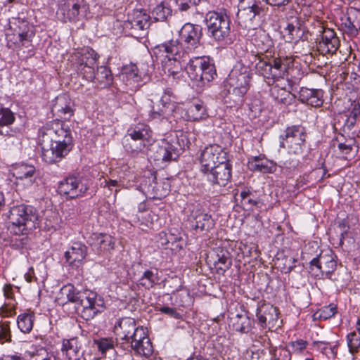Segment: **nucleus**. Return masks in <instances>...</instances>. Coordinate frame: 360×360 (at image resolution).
<instances>
[{
  "label": "nucleus",
  "mask_w": 360,
  "mask_h": 360,
  "mask_svg": "<svg viewBox=\"0 0 360 360\" xmlns=\"http://www.w3.org/2000/svg\"><path fill=\"white\" fill-rule=\"evenodd\" d=\"M113 332L117 341L130 347L137 354L148 357L153 352V347L146 329L137 326L133 318L124 317L114 325Z\"/></svg>",
  "instance_id": "f257e3e1"
},
{
  "label": "nucleus",
  "mask_w": 360,
  "mask_h": 360,
  "mask_svg": "<svg viewBox=\"0 0 360 360\" xmlns=\"http://www.w3.org/2000/svg\"><path fill=\"white\" fill-rule=\"evenodd\" d=\"M56 302L60 305H65L69 302L79 304L82 307V316L86 320L93 319L104 309V301L96 292L90 290L79 291L71 283H68L60 288L56 297Z\"/></svg>",
  "instance_id": "f03ea898"
},
{
  "label": "nucleus",
  "mask_w": 360,
  "mask_h": 360,
  "mask_svg": "<svg viewBox=\"0 0 360 360\" xmlns=\"http://www.w3.org/2000/svg\"><path fill=\"white\" fill-rule=\"evenodd\" d=\"M202 28L197 25L186 23L179 31V41L170 40L162 44L168 57L174 61H185L190 53L201 47Z\"/></svg>",
  "instance_id": "7ed1b4c3"
},
{
  "label": "nucleus",
  "mask_w": 360,
  "mask_h": 360,
  "mask_svg": "<svg viewBox=\"0 0 360 360\" xmlns=\"http://www.w3.org/2000/svg\"><path fill=\"white\" fill-rule=\"evenodd\" d=\"M39 139L53 143L66 154H68L73 146L70 128L59 120H53L41 127L39 130Z\"/></svg>",
  "instance_id": "20e7f679"
},
{
  "label": "nucleus",
  "mask_w": 360,
  "mask_h": 360,
  "mask_svg": "<svg viewBox=\"0 0 360 360\" xmlns=\"http://www.w3.org/2000/svg\"><path fill=\"white\" fill-rule=\"evenodd\" d=\"M188 58L186 70L190 79L198 86H205L217 77L215 66L210 57L193 56Z\"/></svg>",
  "instance_id": "39448f33"
},
{
  "label": "nucleus",
  "mask_w": 360,
  "mask_h": 360,
  "mask_svg": "<svg viewBox=\"0 0 360 360\" xmlns=\"http://www.w3.org/2000/svg\"><path fill=\"white\" fill-rule=\"evenodd\" d=\"M8 219L15 234L26 235L36 228L38 214L33 207L22 204L11 208Z\"/></svg>",
  "instance_id": "423d86ee"
},
{
  "label": "nucleus",
  "mask_w": 360,
  "mask_h": 360,
  "mask_svg": "<svg viewBox=\"0 0 360 360\" xmlns=\"http://www.w3.org/2000/svg\"><path fill=\"white\" fill-rule=\"evenodd\" d=\"M34 37L33 27L28 21L20 18H12L10 20L9 30L6 34L9 47L13 49L29 47Z\"/></svg>",
  "instance_id": "0eeeda50"
},
{
  "label": "nucleus",
  "mask_w": 360,
  "mask_h": 360,
  "mask_svg": "<svg viewBox=\"0 0 360 360\" xmlns=\"http://www.w3.org/2000/svg\"><path fill=\"white\" fill-rule=\"evenodd\" d=\"M252 74L248 67L237 63L226 80L228 91L238 99L242 98L248 91L251 85Z\"/></svg>",
  "instance_id": "6e6552de"
},
{
  "label": "nucleus",
  "mask_w": 360,
  "mask_h": 360,
  "mask_svg": "<svg viewBox=\"0 0 360 360\" xmlns=\"http://www.w3.org/2000/svg\"><path fill=\"white\" fill-rule=\"evenodd\" d=\"M129 136L134 143L126 144V150L133 155L146 151L148 146L154 141L153 133L150 127L144 124L139 123L134 127H131L127 130Z\"/></svg>",
  "instance_id": "1a4fd4ad"
},
{
  "label": "nucleus",
  "mask_w": 360,
  "mask_h": 360,
  "mask_svg": "<svg viewBox=\"0 0 360 360\" xmlns=\"http://www.w3.org/2000/svg\"><path fill=\"white\" fill-rule=\"evenodd\" d=\"M305 128L301 125L288 127L280 135V148H287L289 153L301 154L304 148L307 139Z\"/></svg>",
  "instance_id": "9d476101"
},
{
  "label": "nucleus",
  "mask_w": 360,
  "mask_h": 360,
  "mask_svg": "<svg viewBox=\"0 0 360 360\" xmlns=\"http://www.w3.org/2000/svg\"><path fill=\"white\" fill-rule=\"evenodd\" d=\"M71 57L77 73L86 80L91 81L95 74L94 67L98 59L97 53L89 47H84L75 51Z\"/></svg>",
  "instance_id": "9b49d317"
},
{
  "label": "nucleus",
  "mask_w": 360,
  "mask_h": 360,
  "mask_svg": "<svg viewBox=\"0 0 360 360\" xmlns=\"http://www.w3.org/2000/svg\"><path fill=\"white\" fill-rule=\"evenodd\" d=\"M209 36L217 41L224 40L230 32L229 19L222 12L209 11L205 18Z\"/></svg>",
  "instance_id": "f8f14e48"
},
{
  "label": "nucleus",
  "mask_w": 360,
  "mask_h": 360,
  "mask_svg": "<svg viewBox=\"0 0 360 360\" xmlns=\"http://www.w3.org/2000/svg\"><path fill=\"white\" fill-rule=\"evenodd\" d=\"M227 158V153L221 146L217 144L209 145L202 150L199 156L200 171L204 174L217 164L225 162Z\"/></svg>",
  "instance_id": "ddd939ff"
},
{
  "label": "nucleus",
  "mask_w": 360,
  "mask_h": 360,
  "mask_svg": "<svg viewBox=\"0 0 360 360\" xmlns=\"http://www.w3.org/2000/svg\"><path fill=\"white\" fill-rule=\"evenodd\" d=\"M88 189L89 186L83 178L74 175L60 181L58 186V191L60 195L72 199L83 196Z\"/></svg>",
  "instance_id": "4468645a"
},
{
  "label": "nucleus",
  "mask_w": 360,
  "mask_h": 360,
  "mask_svg": "<svg viewBox=\"0 0 360 360\" xmlns=\"http://www.w3.org/2000/svg\"><path fill=\"white\" fill-rule=\"evenodd\" d=\"M262 8L255 0H243L238 4L237 20L245 28H250L254 19L259 15Z\"/></svg>",
  "instance_id": "2eb2a0df"
},
{
  "label": "nucleus",
  "mask_w": 360,
  "mask_h": 360,
  "mask_svg": "<svg viewBox=\"0 0 360 360\" xmlns=\"http://www.w3.org/2000/svg\"><path fill=\"white\" fill-rule=\"evenodd\" d=\"M310 265L312 270L314 267L319 270L322 276L329 277L337 267L336 255L330 249L322 251L310 262Z\"/></svg>",
  "instance_id": "dca6fc26"
},
{
  "label": "nucleus",
  "mask_w": 360,
  "mask_h": 360,
  "mask_svg": "<svg viewBox=\"0 0 360 360\" xmlns=\"http://www.w3.org/2000/svg\"><path fill=\"white\" fill-rule=\"evenodd\" d=\"M232 167L229 159L224 163L217 164L203 174L208 181L212 184L225 186L231 180Z\"/></svg>",
  "instance_id": "f3484780"
},
{
  "label": "nucleus",
  "mask_w": 360,
  "mask_h": 360,
  "mask_svg": "<svg viewBox=\"0 0 360 360\" xmlns=\"http://www.w3.org/2000/svg\"><path fill=\"white\" fill-rule=\"evenodd\" d=\"M35 167L32 165L20 164L15 166L12 171L15 178V184L20 189L30 187L35 180Z\"/></svg>",
  "instance_id": "a211bd4d"
},
{
  "label": "nucleus",
  "mask_w": 360,
  "mask_h": 360,
  "mask_svg": "<svg viewBox=\"0 0 360 360\" xmlns=\"http://www.w3.org/2000/svg\"><path fill=\"white\" fill-rule=\"evenodd\" d=\"M188 220L197 233L208 232L214 226L212 216L200 209L193 210Z\"/></svg>",
  "instance_id": "6ab92c4d"
},
{
  "label": "nucleus",
  "mask_w": 360,
  "mask_h": 360,
  "mask_svg": "<svg viewBox=\"0 0 360 360\" xmlns=\"http://www.w3.org/2000/svg\"><path fill=\"white\" fill-rule=\"evenodd\" d=\"M88 243L98 255L110 252L115 248L114 238L106 233H93L89 238Z\"/></svg>",
  "instance_id": "aec40b11"
},
{
  "label": "nucleus",
  "mask_w": 360,
  "mask_h": 360,
  "mask_svg": "<svg viewBox=\"0 0 360 360\" xmlns=\"http://www.w3.org/2000/svg\"><path fill=\"white\" fill-rule=\"evenodd\" d=\"M60 352L63 360H80L84 355L82 344L78 338L63 340Z\"/></svg>",
  "instance_id": "412c9836"
},
{
  "label": "nucleus",
  "mask_w": 360,
  "mask_h": 360,
  "mask_svg": "<svg viewBox=\"0 0 360 360\" xmlns=\"http://www.w3.org/2000/svg\"><path fill=\"white\" fill-rule=\"evenodd\" d=\"M88 248L81 242H76L65 252L66 262L72 267L80 266L86 258Z\"/></svg>",
  "instance_id": "4be33fe9"
},
{
  "label": "nucleus",
  "mask_w": 360,
  "mask_h": 360,
  "mask_svg": "<svg viewBox=\"0 0 360 360\" xmlns=\"http://www.w3.org/2000/svg\"><path fill=\"white\" fill-rule=\"evenodd\" d=\"M51 112L62 119H70L74 113L73 103L68 95L60 94L53 101Z\"/></svg>",
  "instance_id": "5701e85b"
},
{
  "label": "nucleus",
  "mask_w": 360,
  "mask_h": 360,
  "mask_svg": "<svg viewBox=\"0 0 360 360\" xmlns=\"http://www.w3.org/2000/svg\"><path fill=\"white\" fill-rule=\"evenodd\" d=\"M341 27L345 32L354 34L360 30V9L350 8L340 18Z\"/></svg>",
  "instance_id": "b1692460"
},
{
  "label": "nucleus",
  "mask_w": 360,
  "mask_h": 360,
  "mask_svg": "<svg viewBox=\"0 0 360 360\" xmlns=\"http://www.w3.org/2000/svg\"><path fill=\"white\" fill-rule=\"evenodd\" d=\"M340 41L334 30L325 29L323 30L321 41H319L318 49L323 55L333 54L338 49Z\"/></svg>",
  "instance_id": "393cba45"
},
{
  "label": "nucleus",
  "mask_w": 360,
  "mask_h": 360,
  "mask_svg": "<svg viewBox=\"0 0 360 360\" xmlns=\"http://www.w3.org/2000/svg\"><path fill=\"white\" fill-rule=\"evenodd\" d=\"M150 19V15L145 11L136 9L129 16L124 25L135 31H143L149 27Z\"/></svg>",
  "instance_id": "a878e982"
},
{
  "label": "nucleus",
  "mask_w": 360,
  "mask_h": 360,
  "mask_svg": "<svg viewBox=\"0 0 360 360\" xmlns=\"http://www.w3.org/2000/svg\"><path fill=\"white\" fill-rule=\"evenodd\" d=\"M257 317L262 328L273 326L278 319V309L273 305L264 304L258 307Z\"/></svg>",
  "instance_id": "bb28decb"
},
{
  "label": "nucleus",
  "mask_w": 360,
  "mask_h": 360,
  "mask_svg": "<svg viewBox=\"0 0 360 360\" xmlns=\"http://www.w3.org/2000/svg\"><path fill=\"white\" fill-rule=\"evenodd\" d=\"M299 100L314 108L321 107L323 103V91L321 89L302 87L299 91Z\"/></svg>",
  "instance_id": "cd10ccee"
},
{
  "label": "nucleus",
  "mask_w": 360,
  "mask_h": 360,
  "mask_svg": "<svg viewBox=\"0 0 360 360\" xmlns=\"http://www.w3.org/2000/svg\"><path fill=\"white\" fill-rule=\"evenodd\" d=\"M39 143L41 147L42 160L48 164L59 162L68 155L50 142H43L39 139Z\"/></svg>",
  "instance_id": "c85d7f7f"
},
{
  "label": "nucleus",
  "mask_w": 360,
  "mask_h": 360,
  "mask_svg": "<svg viewBox=\"0 0 360 360\" xmlns=\"http://www.w3.org/2000/svg\"><path fill=\"white\" fill-rule=\"evenodd\" d=\"M248 167L252 172L264 174L274 173L276 169V164L263 155L255 156L249 159Z\"/></svg>",
  "instance_id": "c756f323"
},
{
  "label": "nucleus",
  "mask_w": 360,
  "mask_h": 360,
  "mask_svg": "<svg viewBox=\"0 0 360 360\" xmlns=\"http://www.w3.org/2000/svg\"><path fill=\"white\" fill-rule=\"evenodd\" d=\"M120 76L122 81L127 86H129L131 90L136 89L141 85V76L135 64L124 66Z\"/></svg>",
  "instance_id": "7c9ffc66"
},
{
  "label": "nucleus",
  "mask_w": 360,
  "mask_h": 360,
  "mask_svg": "<svg viewBox=\"0 0 360 360\" xmlns=\"http://www.w3.org/2000/svg\"><path fill=\"white\" fill-rule=\"evenodd\" d=\"M252 42L257 50L255 53L261 56H263L264 53L271 52L274 46L272 39L264 30L256 32L254 37L252 39Z\"/></svg>",
  "instance_id": "2f4dec72"
},
{
  "label": "nucleus",
  "mask_w": 360,
  "mask_h": 360,
  "mask_svg": "<svg viewBox=\"0 0 360 360\" xmlns=\"http://www.w3.org/2000/svg\"><path fill=\"white\" fill-rule=\"evenodd\" d=\"M211 258L214 264L223 271L229 269L232 264L229 252L222 248H216L211 255Z\"/></svg>",
  "instance_id": "473e14b6"
},
{
  "label": "nucleus",
  "mask_w": 360,
  "mask_h": 360,
  "mask_svg": "<svg viewBox=\"0 0 360 360\" xmlns=\"http://www.w3.org/2000/svg\"><path fill=\"white\" fill-rule=\"evenodd\" d=\"M247 56L252 63H255V70L259 75L265 78L271 79V77H272V74L271 73V63L265 61L263 58V56L255 53L254 51H252L248 53Z\"/></svg>",
  "instance_id": "72a5a7b5"
},
{
  "label": "nucleus",
  "mask_w": 360,
  "mask_h": 360,
  "mask_svg": "<svg viewBox=\"0 0 360 360\" xmlns=\"http://www.w3.org/2000/svg\"><path fill=\"white\" fill-rule=\"evenodd\" d=\"M207 116L206 107L200 101L190 104L185 113V118L188 121H198Z\"/></svg>",
  "instance_id": "f704fd0d"
},
{
  "label": "nucleus",
  "mask_w": 360,
  "mask_h": 360,
  "mask_svg": "<svg viewBox=\"0 0 360 360\" xmlns=\"http://www.w3.org/2000/svg\"><path fill=\"white\" fill-rule=\"evenodd\" d=\"M112 75L110 70L106 66L97 68L91 82L98 88L103 89L109 86L112 82Z\"/></svg>",
  "instance_id": "c9c22d12"
},
{
  "label": "nucleus",
  "mask_w": 360,
  "mask_h": 360,
  "mask_svg": "<svg viewBox=\"0 0 360 360\" xmlns=\"http://www.w3.org/2000/svg\"><path fill=\"white\" fill-rule=\"evenodd\" d=\"M233 330L243 333H248L252 328V321L246 314H237L230 319Z\"/></svg>",
  "instance_id": "e433bc0d"
},
{
  "label": "nucleus",
  "mask_w": 360,
  "mask_h": 360,
  "mask_svg": "<svg viewBox=\"0 0 360 360\" xmlns=\"http://www.w3.org/2000/svg\"><path fill=\"white\" fill-rule=\"evenodd\" d=\"M85 10L86 4L84 0H75L71 8L66 12L65 18L70 22L79 21Z\"/></svg>",
  "instance_id": "4c0bfd02"
},
{
  "label": "nucleus",
  "mask_w": 360,
  "mask_h": 360,
  "mask_svg": "<svg viewBox=\"0 0 360 360\" xmlns=\"http://www.w3.org/2000/svg\"><path fill=\"white\" fill-rule=\"evenodd\" d=\"M34 314L32 312L22 313L17 317V325L19 330L26 334L30 333L33 328Z\"/></svg>",
  "instance_id": "58836bf2"
},
{
  "label": "nucleus",
  "mask_w": 360,
  "mask_h": 360,
  "mask_svg": "<svg viewBox=\"0 0 360 360\" xmlns=\"http://www.w3.org/2000/svg\"><path fill=\"white\" fill-rule=\"evenodd\" d=\"M174 151L175 148L172 144L165 140H162L157 150L158 158L163 161L172 160L174 159L173 157L175 154Z\"/></svg>",
  "instance_id": "ea45409f"
},
{
  "label": "nucleus",
  "mask_w": 360,
  "mask_h": 360,
  "mask_svg": "<svg viewBox=\"0 0 360 360\" xmlns=\"http://www.w3.org/2000/svg\"><path fill=\"white\" fill-rule=\"evenodd\" d=\"M159 278L158 276V270H146L139 279V285L146 289L153 288L158 283Z\"/></svg>",
  "instance_id": "a19ab883"
},
{
  "label": "nucleus",
  "mask_w": 360,
  "mask_h": 360,
  "mask_svg": "<svg viewBox=\"0 0 360 360\" xmlns=\"http://www.w3.org/2000/svg\"><path fill=\"white\" fill-rule=\"evenodd\" d=\"M271 73L272 77L271 79L273 80L283 78L287 71V65L284 63L283 59L281 58H274L273 64L271 63Z\"/></svg>",
  "instance_id": "79ce46f5"
},
{
  "label": "nucleus",
  "mask_w": 360,
  "mask_h": 360,
  "mask_svg": "<svg viewBox=\"0 0 360 360\" xmlns=\"http://www.w3.org/2000/svg\"><path fill=\"white\" fill-rule=\"evenodd\" d=\"M152 15L156 21H164L172 15V9L165 4L161 3L153 9Z\"/></svg>",
  "instance_id": "37998d69"
},
{
  "label": "nucleus",
  "mask_w": 360,
  "mask_h": 360,
  "mask_svg": "<svg viewBox=\"0 0 360 360\" xmlns=\"http://www.w3.org/2000/svg\"><path fill=\"white\" fill-rule=\"evenodd\" d=\"M285 30L290 41H298L302 38L304 34L303 30L298 25V22H297L296 25H294L293 23L288 24Z\"/></svg>",
  "instance_id": "c03bdc74"
},
{
  "label": "nucleus",
  "mask_w": 360,
  "mask_h": 360,
  "mask_svg": "<svg viewBox=\"0 0 360 360\" xmlns=\"http://www.w3.org/2000/svg\"><path fill=\"white\" fill-rule=\"evenodd\" d=\"M11 323L9 321H0V344L11 342Z\"/></svg>",
  "instance_id": "a18cd8bd"
},
{
  "label": "nucleus",
  "mask_w": 360,
  "mask_h": 360,
  "mask_svg": "<svg viewBox=\"0 0 360 360\" xmlns=\"http://www.w3.org/2000/svg\"><path fill=\"white\" fill-rule=\"evenodd\" d=\"M94 343L102 355H105L107 351L114 348V342L110 338L94 340Z\"/></svg>",
  "instance_id": "49530a36"
},
{
  "label": "nucleus",
  "mask_w": 360,
  "mask_h": 360,
  "mask_svg": "<svg viewBox=\"0 0 360 360\" xmlns=\"http://www.w3.org/2000/svg\"><path fill=\"white\" fill-rule=\"evenodd\" d=\"M337 313V307L334 304H330L328 306H324L319 309L316 315H318L320 319L326 320L335 316Z\"/></svg>",
  "instance_id": "de8ad7c7"
},
{
  "label": "nucleus",
  "mask_w": 360,
  "mask_h": 360,
  "mask_svg": "<svg viewBox=\"0 0 360 360\" xmlns=\"http://www.w3.org/2000/svg\"><path fill=\"white\" fill-rule=\"evenodd\" d=\"M15 118L13 112L8 108H0V128L12 124ZM0 132L1 131L0 130Z\"/></svg>",
  "instance_id": "09e8293b"
},
{
  "label": "nucleus",
  "mask_w": 360,
  "mask_h": 360,
  "mask_svg": "<svg viewBox=\"0 0 360 360\" xmlns=\"http://www.w3.org/2000/svg\"><path fill=\"white\" fill-rule=\"evenodd\" d=\"M347 342L350 353L356 352L360 347V338L355 332H352L347 335Z\"/></svg>",
  "instance_id": "8fccbe9b"
},
{
  "label": "nucleus",
  "mask_w": 360,
  "mask_h": 360,
  "mask_svg": "<svg viewBox=\"0 0 360 360\" xmlns=\"http://www.w3.org/2000/svg\"><path fill=\"white\" fill-rule=\"evenodd\" d=\"M276 91H277V95L275 96V98L279 103L289 105L292 102L294 96L289 91L283 89H276Z\"/></svg>",
  "instance_id": "3c124183"
},
{
  "label": "nucleus",
  "mask_w": 360,
  "mask_h": 360,
  "mask_svg": "<svg viewBox=\"0 0 360 360\" xmlns=\"http://www.w3.org/2000/svg\"><path fill=\"white\" fill-rule=\"evenodd\" d=\"M288 346L291 349V352L294 354H300L308 346V342L303 339H298L295 341L290 342Z\"/></svg>",
  "instance_id": "603ef678"
},
{
  "label": "nucleus",
  "mask_w": 360,
  "mask_h": 360,
  "mask_svg": "<svg viewBox=\"0 0 360 360\" xmlns=\"http://www.w3.org/2000/svg\"><path fill=\"white\" fill-rule=\"evenodd\" d=\"M312 347L323 354L328 355L329 352L330 354H334V348H332L330 343L328 342L314 341L312 342Z\"/></svg>",
  "instance_id": "864d4df0"
},
{
  "label": "nucleus",
  "mask_w": 360,
  "mask_h": 360,
  "mask_svg": "<svg viewBox=\"0 0 360 360\" xmlns=\"http://www.w3.org/2000/svg\"><path fill=\"white\" fill-rule=\"evenodd\" d=\"M32 360H57L53 353L48 352L45 349L40 348L32 356Z\"/></svg>",
  "instance_id": "5fc2aeb1"
},
{
  "label": "nucleus",
  "mask_w": 360,
  "mask_h": 360,
  "mask_svg": "<svg viewBox=\"0 0 360 360\" xmlns=\"http://www.w3.org/2000/svg\"><path fill=\"white\" fill-rule=\"evenodd\" d=\"M354 144V140L349 139L346 140L344 143L340 142L338 145V148L342 154L349 155L352 151Z\"/></svg>",
  "instance_id": "6e6d98bb"
},
{
  "label": "nucleus",
  "mask_w": 360,
  "mask_h": 360,
  "mask_svg": "<svg viewBox=\"0 0 360 360\" xmlns=\"http://www.w3.org/2000/svg\"><path fill=\"white\" fill-rule=\"evenodd\" d=\"M158 311L176 319H180L182 318V315L178 312L175 308L162 306L158 308Z\"/></svg>",
  "instance_id": "4d7b16f0"
},
{
  "label": "nucleus",
  "mask_w": 360,
  "mask_h": 360,
  "mask_svg": "<svg viewBox=\"0 0 360 360\" xmlns=\"http://www.w3.org/2000/svg\"><path fill=\"white\" fill-rule=\"evenodd\" d=\"M200 0H176L179 8L182 11H188L191 6L196 5Z\"/></svg>",
  "instance_id": "13d9d810"
},
{
  "label": "nucleus",
  "mask_w": 360,
  "mask_h": 360,
  "mask_svg": "<svg viewBox=\"0 0 360 360\" xmlns=\"http://www.w3.org/2000/svg\"><path fill=\"white\" fill-rule=\"evenodd\" d=\"M349 116L355 117L358 120L360 118V102L353 101L351 103V108L349 109Z\"/></svg>",
  "instance_id": "bf43d9fd"
},
{
  "label": "nucleus",
  "mask_w": 360,
  "mask_h": 360,
  "mask_svg": "<svg viewBox=\"0 0 360 360\" xmlns=\"http://www.w3.org/2000/svg\"><path fill=\"white\" fill-rule=\"evenodd\" d=\"M174 94L170 89H167L164 91L163 94L160 98V103L164 107L169 105L172 102V98H174Z\"/></svg>",
  "instance_id": "052dcab7"
},
{
  "label": "nucleus",
  "mask_w": 360,
  "mask_h": 360,
  "mask_svg": "<svg viewBox=\"0 0 360 360\" xmlns=\"http://www.w3.org/2000/svg\"><path fill=\"white\" fill-rule=\"evenodd\" d=\"M266 4L276 7L278 8H284L291 1V0H263Z\"/></svg>",
  "instance_id": "680f3d73"
},
{
  "label": "nucleus",
  "mask_w": 360,
  "mask_h": 360,
  "mask_svg": "<svg viewBox=\"0 0 360 360\" xmlns=\"http://www.w3.org/2000/svg\"><path fill=\"white\" fill-rule=\"evenodd\" d=\"M295 259L293 257H286L285 259L284 266L281 268V271L285 274L290 273L295 267Z\"/></svg>",
  "instance_id": "e2e57ef3"
},
{
  "label": "nucleus",
  "mask_w": 360,
  "mask_h": 360,
  "mask_svg": "<svg viewBox=\"0 0 360 360\" xmlns=\"http://www.w3.org/2000/svg\"><path fill=\"white\" fill-rule=\"evenodd\" d=\"M260 203V202L256 199H253L251 197V194L248 195V198L245 199V200H243V202L241 203L243 206L246 207L247 209H250V207L255 205L258 206V205Z\"/></svg>",
  "instance_id": "0e129e2a"
},
{
  "label": "nucleus",
  "mask_w": 360,
  "mask_h": 360,
  "mask_svg": "<svg viewBox=\"0 0 360 360\" xmlns=\"http://www.w3.org/2000/svg\"><path fill=\"white\" fill-rule=\"evenodd\" d=\"M25 279L28 283H32L33 281H37V278L35 276L34 270L33 267H30L27 272H26L24 275Z\"/></svg>",
  "instance_id": "69168bd1"
},
{
  "label": "nucleus",
  "mask_w": 360,
  "mask_h": 360,
  "mask_svg": "<svg viewBox=\"0 0 360 360\" xmlns=\"http://www.w3.org/2000/svg\"><path fill=\"white\" fill-rule=\"evenodd\" d=\"M4 295L8 299H12L13 297V285L11 284H6L3 288Z\"/></svg>",
  "instance_id": "338daca9"
},
{
  "label": "nucleus",
  "mask_w": 360,
  "mask_h": 360,
  "mask_svg": "<svg viewBox=\"0 0 360 360\" xmlns=\"http://www.w3.org/2000/svg\"><path fill=\"white\" fill-rule=\"evenodd\" d=\"M358 120H359L355 117H352L347 115V118L345 121V126L347 127L348 129H352L354 127Z\"/></svg>",
  "instance_id": "774afa93"
}]
</instances>
